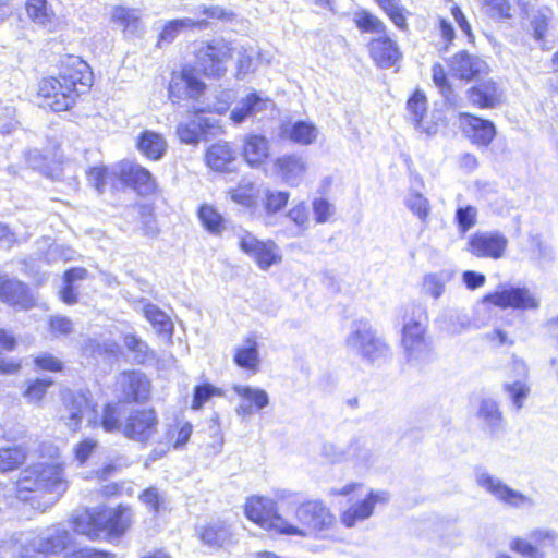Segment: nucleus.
Listing matches in <instances>:
<instances>
[{
  "label": "nucleus",
  "mask_w": 558,
  "mask_h": 558,
  "mask_svg": "<svg viewBox=\"0 0 558 558\" xmlns=\"http://www.w3.org/2000/svg\"><path fill=\"white\" fill-rule=\"evenodd\" d=\"M89 65L78 57L69 56L58 77L44 78L38 88L40 106L52 111H65L76 101L78 95L92 85Z\"/></svg>",
  "instance_id": "nucleus-2"
},
{
  "label": "nucleus",
  "mask_w": 558,
  "mask_h": 558,
  "mask_svg": "<svg viewBox=\"0 0 558 558\" xmlns=\"http://www.w3.org/2000/svg\"><path fill=\"white\" fill-rule=\"evenodd\" d=\"M40 456L51 460L50 463L39 462L25 469L16 483V497L29 500V493L47 497V505H53L68 489L63 463L59 460V448L52 442L40 446Z\"/></svg>",
  "instance_id": "nucleus-1"
},
{
  "label": "nucleus",
  "mask_w": 558,
  "mask_h": 558,
  "mask_svg": "<svg viewBox=\"0 0 558 558\" xmlns=\"http://www.w3.org/2000/svg\"><path fill=\"white\" fill-rule=\"evenodd\" d=\"M355 23L357 27L363 32L377 33L379 35H384L386 31V26L384 25V23L375 15L368 12L357 13L355 16Z\"/></svg>",
  "instance_id": "nucleus-57"
},
{
  "label": "nucleus",
  "mask_w": 558,
  "mask_h": 558,
  "mask_svg": "<svg viewBox=\"0 0 558 558\" xmlns=\"http://www.w3.org/2000/svg\"><path fill=\"white\" fill-rule=\"evenodd\" d=\"M270 154L269 140L260 134L248 133L243 137L242 155L251 167L263 165Z\"/></svg>",
  "instance_id": "nucleus-30"
},
{
  "label": "nucleus",
  "mask_w": 558,
  "mask_h": 558,
  "mask_svg": "<svg viewBox=\"0 0 558 558\" xmlns=\"http://www.w3.org/2000/svg\"><path fill=\"white\" fill-rule=\"evenodd\" d=\"M476 483L495 499L510 507L526 509L534 506L531 497L510 488L500 478L493 476L486 471H478L476 473Z\"/></svg>",
  "instance_id": "nucleus-15"
},
{
  "label": "nucleus",
  "mask_w": 558,
  "mask_h": 558,
  "mask_svg": "<svg viewBox=\"0 0 558 558\" xmlns=\"http://www.w3.org/2000/svg\"><path fill=\"white\" fill-rule=\"evenodd\" d=\"M193 433V425L190 422H177L167 432V444L177 450L185 447Z\"/></svg>",
  "instance_id": "nucleus-45"
},
{
  "label": "nucleus",
  "mask_w": 558,
  "mask_h": 558,
  "mask_svg": "<svg viewBox=\"0 0 558 558\" xmlns=\"http://www.w3.org/2000/svg\"><path fill=\"white\" fill-rule=\"evenodd\" d=\"M460 124L464 135L477 147L488 146L496 135V129L492 121L470 113L460 114Z\"/></svg>",
  "instance_id": "nucleus-22"
},
{
  "label": "nucleus",
  "mask_w": 558,
  "mask_h": 558,
  "mask_svg": "<svg viewBox=\"0 0 558 558\" xmlns=\"http://www.w3.org/2000/svg\"><path fill=\"white\" fill-rule=\"evenodd\" d=\"M116 390L123 400L138 402L148 397L149 381L140 372H123L117 378Z\"/></svg>",
  "instance_id": "nucleus-23"
},
{
  "label": "nucleus",
  "mask_w": 558,
  "mask_h": 558,
  "mask_svg": "<svg viewBox=\"0 0 558 558\" xmlns=\"http://www.w3.org/2000/svg\"><path fill=\"white\" fill-rule=\"evenodd\" d=\"M336 524V518L319 500L301 504L294 512V522L286 519L283 534L301 537H326Z\"/></svg>",
  "instance_id": "nucleus-7"
},
{
  "label": "nucleus",
  "mask_w": 558,
  "mask_h": 558,
  "mask_svg": "<svg viewBox=\"0 0 558 558\" xmlns=\"http://www.w3.org/2000/svg\"><path fill=\"white\" fill-rule=\"evenodd\" d=\"M504 89L493 80L478 82L468 90L470 102L481 109H493L501 104Z\"/></svg>",
  "instance_id": "nucleus-26"
},
{
  "label": "nucleus",
  "mask_w": 558,
  "mask_h": 558,
  "mask_svg": "<svg viewBox=\"0 0 558 558\" xmlns=\"http://www.w3.org/2000/svg\"><path fill=\"white\" fill-rule=\"evenodd\" d=\"M553 16V11L549 8L542 9L532 19V26L534 37L541 40L545 37L547 32L548 22Z\"/></svg>",
  "instance_id": "nucleus-61"
},
{
  "label": "nucleus",
  "mask_w": 558,
  "mask_h": 558,
  "mask_svg": "<svg viewBox=\"0 0 558 558\" xmlns=\"http://www.w3.org/2000/svg\"><path fill=\"white\" fill-rule=\"evenodd\" d=\"M348 460L357 466L367 468L374 463L375 453L365 439L357 438L348 446Z\"/></svg>",
  "instance_id": "nucleus-43"
},
{
  "label": "nucleus",
  "mask_w": 558,
  "mask_h": 558,
  "mask_svg": "<svg viewBox=\"0 0 558 558\" xmlns=\"http://www.w3.org/2000/svg\"><path fill=\"white\" fill-rule=\"evenodd\" d=\"M124 344L130 350L136 353L137 362L142 363L148 356V345L134 335H126L124 337Z\"/></svg>",
  "instance_id": "nucleus-62"
},
{
  "label": "nucleus",
  "mask_w": 558,
  "mask_h": 558,
  "mask_svg": "<svg viewBox=\"0 0 558 558\" xmlns=\"http://www.w3.org/2000/svg\"><path fill=\"white\" fill-rule=\"evenodd\" d=\"M232 47L223 39H214L202 46L196 54V63L208 77H222L232 58Z\"/></svg>",
  "instance_id": "nucleus-11"
},
{
  "label": "nucleus",
  "mask_w": 558,
  "mask_h": 558,
  "mask_svg": "<svg viewBox=\"0 0 558 558\" xmlns=\"http://www.w3.org/2000/svg\"><path fill=\"white\" fill-rule=\"evenodd\" d=\"M238 240L240 248L252 257L262 270H268L282 260L279 246L271 240L260 241L248 231L240 232Z\"/></svg>",
  "instance_id": "nucleus-14"
},
{
  "label": "nucleus",
  "mask_w": 558,
  "mask_h": 558,
  "mask_svg": "<svg viewBox=\"0 0 558 558\" xmlns=\"http://www.w3.org/2000/svg\"><path fill=\"white\" fill-rule=\"evenodd\" d=\"M88 182L102 193L108 186L119 190L132 186L140 194H149L155 187L151 173L138 163L122 161L111 167H94L87 173Z\"/></svg>",
  "instance_id": "nucleus-6"
},
{
  "label": "nucleus",
  "mask_w": 558,
  "mask_h": 558,
  "mask_svg": "<svg viewBox=\"0 0 558 558\" xmlns=\"http://www.w3.org/2000/svg\"><path fill=\"white\" fill-rule=\"evenodd\" d=\"M0 300L19 310H28L35 305V299L26 286L7 276H0Z\"/></svg>",
  "instance_id": "nucleus-25"
},
{
  "label": "nucleus",
  "mask_w": 558,
  "mask_h": 558,
  "mask_svg": "<svg viewBox=\"0 0 558 558\" xmlns=\"http://www.w3.org/2000/svg\"><path fill=\"white\" fill-rule=\"evenodd\" d=\"M141 502L153 513H159L167 507V496L165 492L151 486L142 492L138 496Z\"/></svg>",
  "instance_id": "nucleus-49"
},
{
  "label": "nucleus",
  "mask_w": 558,
  "mask_h": 558,
  "mask_svg": "<svg viewBox=\"0 0 558 558\" xmlns=\"http://www.w3.org/2000/svg\"><path fill=\"white\" fill-rule=\"evenodd\" d=\"M37 368L49 372L62 371L63 363L50 353H41L34 360Z\"/></svg>",
  "instance_id": "nucleus-63"
},
{
  "label": "nucleus",
  "mask_w": 558,
  "mask_h": 558,
  "mask_svg": "<svg viewBox=\"0 0 558 558\" xmlns=\"http://www.w3.org/2000/svg\"><path fill=\"white\" fill-rule=\"evenodd\" d=\"M63 403L64 413L61 418L71 430H77L82 420L86 418L92 427L101 426L107 433L123 434L124 424L121 423V409L118 403H108L102 410L100 420L88 396L84 392L68 391L63 396Z\"/></svg>",
  "instance_id": "nucleus-5"
},
{
  "label": "nucleus",
  "mask_w": 558,
  "mask_h": 558,
  "mask_svg": "<svg viewBox=\"0 0 558 558\" xmlns=\"http://www.w3.org/2000/svg\"><path fill=\"white\" fill-rule=\"evenodd\" d=\"M477 416L492 432L500 430L504 426L502 413L499 410L497 401L492 398L482 399L478 405Z\"/></svg>",
  "instance_id": "nucleus-40"
},
{
  "label": "nucleus",
  "mask_w": 558,
  "mask_h": 558,
  "mask_svg": "<svg viewBox=\"0 0 558 558\" xmlns=\"http://www.w3.org/2000/svg\"><path fill=\"white\" fill-rule=\"evenodd\" d=\"M426 329V310L418 305H412L410 314L404 317L401 337V344L409 361L422 362L428 357L430 345L425 337Z\"/></svg>",
  "instance_id": "nucleus-9"
},
{
  "label": "nucleus",
  "mask_w": 558,
  "mask_h": 558,
  "mask_svg": "<svg viewBox=\"0 0 558 558\" xmlns=\"http://www.w3.org/2000/svg\"><path fill=\"white\" fill-rule=\"evenodd\" d=\"M234 363L244 369L256 372L259 367L260 359L258 343L255 336H248L243 343L238 345L234 351Z\"/></svg>",
  "instance_id": "nucleus-37"
},
{
  "label": "nucleus",
  "mask_w": 558,
  "mask_h": 558,
  "mask_svg": "<svg viewBox=\"0 0 558 558\" xmlns=\"http://www.w3.org/2000/svg\"><path fill=\"white\" fill-rule=\"evenodd\" d=\"M556 545L558 535L554 531L536 529L529 533L527 538H512L509 548L523 558H546Z\"/></svg>",
  "instance_id": "nucleus-13"
},
{
  "label": "nucleus",
  "mask_w": 558,
  "mask_h": 558,
  "mask_svg": "<svg viewBox=\"0 0 558 558\" xmlns=\"http://www.w3.org/2000/svg\"><path fill=\"white\" fill-rule=\"evenodd\" d=\"M207 26L206 20H193L190 17L171 20L165 23L159 33L158 44L172 43L185 29L205 28Z\"/></svg>",
  "instance_id": "nucleus-38"
},
{
  "label": "nucleus",
  "mask_w": 558,
  "mask_h": 558,
  "mask_svg": "<svg viewBox=\"0 0 558 558\" xmlns=\"http://www.w3.org/2000/svg\"><path fill=\"white\" fill-rule=\"evenodd\" d=\"M27 16L36 24L48 27L54 22V12L47 0H27Z\"/></svg>",
  "instance_id": "nucleus-41"
},
{
  "label": "nucleus",
  "mask_w": 558,
  "mask_h": 558,
  "mask_svg": "<svg viewBox=\"0 0 558 558\" xmlns=\"http://www.w3.org/2000/svg\"><path fill=\"white\" fill-rule=\"evenodd\" d=\"M26 458V452L21 446L0 448V472L4 473L16 469Z\"/></svg>",
  "instance_id": "nucleus-48"
},
{
  "label": "nucleus",
  "mask_w": 558,
  "mask_h": 558,
  "mask_svg": "<svg viewBox=\"0 0 558 558\" xmlns=\"http://www.w3.org/2000/svg\"><path fill=\"white\" fill-rule=\"evenodd\" d=\"M236 98V92L234 89H222L216 92L213 99H208L205 108L202 111H208L217 114H225L229 111L231 105Z\"/></svg>",
  "instance_id": "nucleus-46"
},
{
  "label": "nucleus",
  "mask_w": 558,
  "mask_h": 558,
  "mask_svg": "<svg viewBox=\"0 0 558 558\" xmlns=\"http://www.w3.org/2000/svg\"><path fill=\"white\" fill-rule=\"evenodd\" d=\"M289 198V192L270 189L263 190L259 201L262 215L258 219L263 220L265 225H271V219L287 206Z\"/></svg>",
  "instance_id": "nucleus-33"
},
{
  "label": "nucleus",
  "mask_w": 558,
  "mask_h": 558,
  "mask_svg": "<svg viewBox=\"0 0 558 558\" xmlns=\"http://www.w3.org/2000/svg\"><path fill=\"white\" fill-rule=\"evenodd\" d=\"M206 165L214 171L226 172L235 160V153L227 142L213 144L205 155Z\"/></svg>",
  "instance_id": "nucleus-36"
},
{
  "label": "nucleus",
  "mask_w": 558,
  "mask_h": 558,
  "mask_svg": "<svg viewBox=\"0 0 558 558\" xmlns=\"http://www.w3.org/2000/svg\"><path fill=\"white\" fill-rule=\"evenodd\" d=\"M504 390L508 398L512 401L513 407L520 410L530 392V388L525 381L515 380L514 383H506Z\"/></svg>",
  "instance_id": "nucleus-54"
},
{
  "label": "nucleus",
  "mask_w": 558,
  "mask_h": 558,
  "mask_svg": "<svg viewBox=\"0 0 558 558\" xmlns=\"http://www.w3.org/2000/svg\"><path fill=\"white\" fill-rule=\"evenodd\" d=\"M205 83L198 77L192 68H183L180 73H174L169 85V97L172 101L184 98L197 99L205 90Z\"/></svg>",
  "instance_id": "nucleus-20"
},
{
  "label": "nucleus",
  "mask_w": 558,
  "mask_h": 558,
  "mask_svg": "<svg viewBox=\"0 0 558 558\" xmlns=\"http://www.w3.org/2000/svg\"><path fill=\"white\" fill-rule=\"evenodd\" d=\"M52 385L49 378H38L31 381L24 391V397L31 403H38L45 397L47 389Z\"/></svg>",
  "instance_id": "nucleus-56"
},
{
  "label": "nucleus",
  "mask_w": 558,
  "mask_h": 558,
  "mask_svg": "<svg viewBox=\"0 0 558 558\" xmlns=\"http://www.w3.org/2000/svg\"><path fill=\"white\" fill-rule=\"evenodd\" d=\"M159 421L154 409L132 411L123 425V435L134 441L147 442L157 433Z\"/></svg>",
  "instance_id": "nucleus-17"
},
{
  "label": "nucleus",
  "mask_w": 558,
  "mask_h": 558,
  "mask_svg": "<svg viewBox=\"0 0 558 558\" xmlns=\"http://www.w3.org/2000/svg\"><path fill=\"white\" fill-rule=\"evenodd\" d=\"M201 539L210 547L229 548L236 543L231 527L222 521L207 524L201 532Z\"/></svg>",
  "instance_id": "nucleus-32"
},
{
  "label": "nucleus",
  "mask_w": 558,
  "mask_h": 558,
  "mask_svg": "<svg viewBox=\"0 0 558 558\" xmlns=\"http://www.w3.org/2000/svg\"><path fill=\"white\" fill-rule=\"evenodd\" d=\"M508 240L496 231H477L468 239L466 251L478 258L499 259L505 255Z\"/></svg>",
  "instance_id": "nucleus-19"
},
{
  "label": "nucleus",
  "mask_w": 558,
  "mask_h": 558,
  "mask_svg": "<svg viewBox=\"0 0 558 558\" xmlns=\"http://www.w3.org/2000/svg\"><path fill=\"white\" fill-rule=\"evenodd\" d=\"M98 449V441L94 438H85L73 446V454L75 461L83 465L92 457V454Z\"/></svg>",
  "instance_id": "nucleus-58"
},
{
  "label": "nucleus",
  "mask_w": 558,
  "mask_h": 558,
  "mask_svg": "<svg viewBox=\"0 0 558 558\" xmlns=\"http://www.w3.org/2000/svg\"><path fill=\"white\" fill-rule=\"evenodd\" d=\"M245 515L260 527L283 534L286 519L277 510V502L268 497L252 496L245 502Z\"/></svg>",
  "instance_id": "nucleus-12"
},
{
  "label": "nucleus",
  "mask_w": 558,
  "mask_h": 558,
  "mask_svg": "<svg viewBox=\"0 0 558 558\" xmlns=\"http://www.w3.org/2000/svg\"><path fill=\"white\" fill-rule=\"evenodd\" d=\"M347 348L369 363L380 362L390 354L388 344L375 335L366 320H355L345 339Z\"/></svg>",
  "instance_id": "nucleus-10"
},
{
  "label": "nucleus",
  "mask_w": 558,
  "mask_h": 558,
  "mask_svg": "<svg viewBox=\"0 0 558 558\" xmlns=\"http://www.w3.org/2000/svg\"><path fill=\"white\" fill-rule=\"evenodd\" d=\"M447 8L448 10L450 11L453 20L456 21V23L459 25L460 29L466 35V36H471L472 35V28H471V25L470 23L468 22L464 13L462 12V10L460 9V7L454 3L453 1H448L447 2Z\"/></svg>",
  "instance_id": "nucleus-64"
},
{
  "label": "nucleus",
  "mask_w": 558,
  "mask_h": 558,
  "mask_svg": "<svg viewBox=\"0 0 558 558\" xmlns=\"http://www.w3.org/2000/svg\"><path fill=\"white\" fill-rule=\"evenodd\" d=\"M132 523L133 511L123 505L85 510L73 519L74 530L89 539L119 538Z\"/></svg>",
  "instance_id": "nucleus-4"
},
{
  "label": "nucleus",
  "mask_w": 558,
  "mask_h": 558,
  "mask_svg": "<svg viewBox=\"0 0 558 558\" xmlns=\"http://www.w3.org/2000/svg\"><path fill=\"white\" fill-rule=\"evenodd\" d=\"M452 278L453 271L447 269L427 274L423 278V291L425 294L437 300L442 295L446 284L450 282Z\"/></svg>",
  "instance_id": "nucleus-42"
},
{
  "label": "nucleus",
  "mask_w": 558,
  "mask_h": 558,
  "mask_svg": "<svg viewBox=\"0 0 558 558\" xmlns=\"http://www.w3.org/2000/svg\"><path fill=\"white\" fill-rule=\"evenodd\" d=\"M404 204L424 225L427 223L430 214V204L422 193L410 191L404 199Z\"/></svg>",
  "instance_id": "nucleus-47"
},
{
  "label": "nucleus",
  "mask_w": 558,
  "mask_h": 558,
  "mask_svg": "<svg viewBox=\"0 0 558 558\" xmlns=\"http://www.w3.org/2000/svg\"><path fill=\"white\" fill-rule=\"evenodd\" d=\"M483 302L501 308L533 310L538 306L534 294L524 287L501 284L496 291L484 296Z\"/></svg>",
  "instance_id": "nucleus-16"
},
{
  "label": "nucleus",
  "mask_w": 558,
  "mask_h": 558,
  "mask_svg": "<svg viewBox=\"0 0 558 558\" xmlns=\"http://www.w3.org/2000/svg\"><path fill=\"white\" fill-rule=\"evenodd\" d=\"M177 134L184 144H197L202 136L198 114L186 121H181L178 124Z\"/></svg>",
  "instance_id": "nucleus-50"
},
{
  "label": "nucleus",
  "mask_w": 558,
  "mask_h": 558,
  "mask_svg": "<svg viewBox=\"0 0 558 558\" xmlns=\"http://www.w3.org/2000/svg\"><path fill=\"white\" fill-rule=\"evenodd\" d=\"M272 170L283 183L291 187H298L305 181L310 163L307 158L301 154H284L274 160Z\"/></svg>",
  "instance_id": "nucleus-18"
},
{
  "label": "nucleus",
  "mask_w": 558,
  "mask_h": 558,
  "mask_svg": "<svg viewBox=\"0 0 558 558\" xmlns=\"http://www.w3.org/2000/svg\"><path fill=\"white\" fill-rule=\"evenodd\" d=\"M71 542V533L61 524H56L38 533L16 534L1 546L8 547L9 558H44L63 553Z\"/></svg>",
  "instance_id": "nucleus-3"
},
{
  "label": "nucleus",
  "mask_w": 558,
  "mask_h": 558,
  "mask_svg": "<svg viewBox=\"0 0 558 558\" xmlns=\"http://www.w3.org/2000/svg\"><path fill=\"white\" fill-rule=\"evenodd\" d=\"M362 483L352 482L344 486L333 487L329 490L330 496H357L361 499L354 501L341 514V522L345 527H353L359 522L367 520L374 513L376 505H385L389 501V494L386 490L369 489L363 494Z\"/></svg>",
  "instance_id": "nucleus-8"
},
{
  "label": "nucleus",
  "mask_w": 558,
  "mask_h": 558,
  "mask_svg": "<svg viewBox=\"0 0 558 558\" xmlns=\"http://www.w3.org/2000/svg\"><path fill=\"white\" fill-rule=\"evenodd\" d=\"M312 208L317 223H325L335 215V206L323 197L315 198Z\"/></svg>",
  "instance_id": "nucleus-60"
},
{
  "label": "nucleus",
  "mask_w": 558,
  "mask_h": 558,
  "mask_svg": "<svg viewBox=\"0 0 558 558\" xmlns=\"http://www.w3.org/2000/svg\"><path fill=\"white\" fill-rule=\"evenodd\" d=\"M111 21L122 27L124 33L135 34L142 28L141 12L134 8L114 7Z\"/></svg>",
  "instance_id": "nucleus-39"
},
{
  "label": "nucleus",
  "mask_w": 558,
  "mask_h": 558,
  "mask_svg": "<svg viewBox=\"0 0 558 558\" xmlns=\"http://www.w3.org/2000/svg\"><path fill=\"white\" fill-rule=\"evenodd\" d=\"M287 218L299 229L298 234H303L310 228V215L304 201L295 203L288 210Z\"/></svg>",
  "instance_id": "nucleus-53"
},
{
  "label": "nucleus",
  "mask_w": 558,
  "mask_h": 558,
  "mask_svg": "<svg viewBox=\"0 0 558 558\" xmlns=\"http://www.w3.org/2000/svg\"><path fill=\"white\" fill-rule=\"evenodd\" d=\"M477 209L473 206L460 207L456 211L459 230L464 233L476 223Z\"/></svg>",
  "instance_id": "nucleus-59"
},
{
  "label": "nucleus",
  "mask_w": 558,
  "mask_h": 558,
  "mask_svg": "<svg viewBox=\"0 0 558 558\" xmlns=\"http://www.w3.org/2000/svg\"><path fill=\"white\" fill-rule=\"evenodd\" d=\"M449 71L454 77L470 81L488 72L485 60L478 56L461 51L449 60Z\"/></svg>",
  "instance_id": "nucleus-24"
},
{
  "label": "nucleus",
  "mask_w": 558,
  "mask_h": 558,
  "mask_svg": "<svg viewBox=\"0 0 558 558\" xmlns=\"http://www.w3.org/2000/svg\"><path fill=\"white\" fill-rule=\"evenodd\" d=\"M232 389L240 398L235 413L242 418H248L269 405V395L262 388L238 384Z\"/></svg>",
  "instance_id": "nucleus-21"
},
{
  "label": "nucleus",
  "mask_w": 558,
  "mask_h": 558,
  "mask_svg": "<svg viewBox=\"0 0 558 558\" xmlns=\"http://www.w3.org/2000/svg\"><path fill=\"white\" fill-rule=\"evenodd\" d=\"M136 148L147 159L158 161L165 156L168 143L161 133L145 130L136 137Z\"/></svg>",
  "instance_id": "nucleus-31"
},
{
  "label": "nucleus",
  "mask_w": 558,
  "mask_h": 558,
  "mask_svg": "<svg viewBox=\"0 0 558 558\" xmlns=\"http://www.w3.org/2000/svg\"><path fill=\"white\" fill-rule=\"evenodd\" d=\"M318 135V128L308 120L284 122L280 128V136L282 138L302 146L315 143Z\"/></svg>",
  "instance_id": "nucleus-28"
},
{
  "label": "nucleus",
  "mask_w": 558,
  "mask_h": 558,
  "mask_svg": "<svg viewBox=\"0 0 558 558\" xmlns=\"http://www.w3.org/2000/svg\"><path fill=\"white\" fill-rule=\"evenodd\" d=\"M230 198L235 204L242 206L248 216L253 219L262 215L260 194L262 191L252 182H242L236 187L228 192Z\"/></svg>",
  "instance_id": "nucleus-29"
},
{
  "label": "nucleus",
  "mask_w": 558,
  "mask_h": 558,
  "mask_svg": "<svg viewBox=\"0 0 558 558\" xmlns=\"http://www.w3.org/2000/svg\"><path fill=\"white\" fill-rule=\"evenodd\" d=\"M369 51L373 60L381 68L392 66L400 58L397 44L386 36L373 39Z\"/></svg>",
  "instance_id": "nucleus-34"
},
{
  "label": "nucleus",
  "mask_w": 558,
  "mask_h": 558,
  "mask_svg": "<svg viewBox=\"0 0 558 558\" xmlns=\"http://www.w3.org/2000/svg\"><path fill=\"white\" fill-rule=\"evenodd\" d=\"M271 105L269 98L263 97L257 92H252L238 101L230 111L229 119L234 125H239L257 113L267 110Z\"/></svg>",
  "instance_id": "nucleus-27"
},
{
  "label": "nucleus",
  "mask_w": 558,
  "mask_h": 558,
  "mask_svg": "<svg viewBox=\"0 0 558 558\" xmlns=\"http://www.w3.org/2000/svg\"><path fill=\"white\" fill-rule=\"evenodd\" d=\"M198 218L206 230L213 234H219L223 230L222 216L210 205L201 206Z\"/></svg>",
  "instance_id": "nucleus-51"
},
{
  "label": "nucleus",
  "mask_w": 558,
  "mask_h": 558,
  "mask_svg": "<svg viewBox=\"0 0 558 558\" xmlns=\"http://www.w3.org/2000/svg\"><path fill=\"white\" fill-rule=\"evenodd\" d=\"M213 397H223L222 389L207 383L197 385L194 388L191 408L201 410Z\"/></svg>",
  "instance_id": "nucleus-52"
},
{
  "label": "nucleus",
  "mask_w": 558,
  "mask_h": 558,
  "mask_svg": "<svg viewBox=\"0 0 558 558\" xmlns=\"http://www.w3.org/2000/svg\"><path fill=\"white\" fill-rule=\"evenodd\" d=\"M145 318L153 325L158 333L171 336L173 324L168 315L154 304H146L143 308Z\"/></svg>",
  "instance_id": "nucleus-44"
},
{
  "label": "nucleus",
  "mask_w": 558,
  "mask_h": 558,
  "mask_svg": "<svg viewBox=\"0 0 558 558\" xmlns=\"http://www.w3.org/2000/svg\"><path fill=\"white\" fill-rule=\"evenodd\" d=\"M408 111L416 130L427 135H433L437 132V124L424 120L426 114V97L420 90H416L413 96L408 100Z\"/></svg>",
  "instance_id": "nucleus-35"
},
{
  "label": "nucleus",
  "mask_w": 558,
  "mask_h": 558,
  "mask_svg": "<svg viewBox=\"0 0 558 558\" xmlns=\"http://www.w3.org/2000/svg\"><path fill=\"white\" fill-rule=\"evenodd\" d=\"M387 13L393 24L400 28H407V19L403 9L400 7V0H375Z\"/></svg>",
  "instance_id": "nucleus-55"
}]
</instances>
